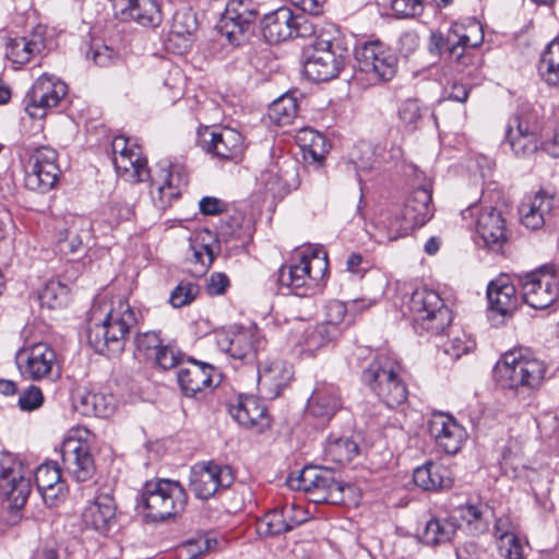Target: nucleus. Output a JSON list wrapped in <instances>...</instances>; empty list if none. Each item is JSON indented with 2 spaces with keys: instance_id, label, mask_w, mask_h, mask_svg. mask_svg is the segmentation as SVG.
<instances>
[{
  "instance_id": "obj_19",
  "label": "nucleus",
  "mask_w": 559,
  "mask_h": 559,
  "mask_svg": "<svg viewBox=\"0 0 559 559\" xmlns=\"http://www.w3.org/2000/svg\"><path fill=\"white\" fill-rule=\"evenodd\" d=\"M48 49L47 27L38 24L25 36L9 38L5 57L13 64L21 67L45 55Z\"/></svg>"
},
{
  "instance_id": "obj_49",
  "label": "nucleus",
  "mask_w": 559,
  "mask_h": 559,
  "mask_svg": "<svg viewBox=\"0 0 559 559\" xmlns=\"http://www.w3.org/2000/svg\"><path fill=\"white\" fill-rule=\"evenodd\" d=\"M459 518L467 524L474 522L490 523L493 520V511L487 503H471L459 506L455 509Z\"/></svg>"
},
{
  "instance_id": "obj_18",
  "label": "nucleus",
  "mask_w": 559,
  "mask_h": 559,
  "mask_svg": "<svg viewBox=\"0 0 559 559\" xmlns=\"http://www.w3.org/2000/svg\"><path fill=\"white\" fill-rule=\"evenodd\" d=\"M31 492V483L23 477L20 467L10 460L0 464V493L5 497L10 513L19 518L20 510L25 506Z\"/></svg>"
},
{
  "instance_id": "obj_63",
  "label": "nucleus",
  "mask_w": 559,
  "mask_h": 559,
  "mask_svg": "<svg viewBox=\"0 0 559 559\" xmlns=\"http://www.w3.org/2000/svg\"><path fill=\"white\" fill-rule=\"evenodd\" d=\"M392 10L399 17H411L421 9L419 0H392Z\"/></svg>"
},
{
  "instance_id": "obj_30",
  "label": "nucleus",
  "mask_w": 559,
  "mask_h": 559,
  "mask_svg": "<svg viewBox=\"0 0 559 559\" xmlns=\"http://www.w3.org/2000/svg\"><path fill=\"white\" fill-rule=\"evenodd\" d=\"M229 412L235 420L243 427L262 431L269 426L266 407L253 395L239 396L237 404L231 405Z\"/></svg>"
},
{
  "instance_id": "obj_58",
  "label": "nucleus",
  "mask_w": 559,
  "mask_h": 559,
  "mask_svg": "<svg viewBox=\"0 0 559 559\" xmlns=\"http://www.w3.org/2000/svg\"><path fill=\"white\" fill-rule=\"evenodd\" d=\"M406 223L405 213L395 214V215H386L384 218L380 221V224L386 233V239L392 241L400 237L407 235L411 230H399V226H403Z\"/></svg>"
},
{
  "instance_id": "obj_45",
  "label": "nucleus",
  "mask_w": 559,
  "mask_h": 559,
  "mask_svg": "<svg viewBox=\"0 0 559 559\" xmlns=\"http://www.w3.org/2000/svg\"><path fill=\"white\" fill-rule=\"evenodd\" d=\"M325 454L336 463H349L358 454V444L349 438L330 439L325 445Z\"/></svg>"
},
{
  "instance_id": "obj_44",
  "label": "nucleus",
  "mask_w": 559,
  "mask_h": 559,
  "mask_svg": "<svg viewBox=\"0 0 559 559\" xmlns=\"http://www.w3.org/2000/svg\"><path fill=\"white\" fill-rule=\"evenodd\" d=\"M539 72L549 85H559V37L550 41L543 52Z\"/></svg>"
},
{
  "instance_id": "obj_52",
  "label": "nucleus",
  "mask_w": 559,
  "mask_h": 559,
  "mask_svg": "<svg viewBox=\"0 0 559 559\" xmlns=\"http://www.w3.org/2000/svg\"><path fill=\"white\" fill-rule=\"evenodd\" d=\"M200 287L192 282L182 281L171 292L169 301L175 308H180L192 302L199 295Z\"/></svg>"
},
{
  "instance_id": "obj_54",
  "label": "nucleus",
  "mask_w": 559,
  "mask_h": 559,
  "mask_svg": "<svg viewBox=\"0 0 559 559\" xmlns=\"http://www.w3.org/2000/svg\"><path fill=\"white\" fill-rule=\"evenodd\" d=\"M347 313L346 305L340 300H331L325 306V319L322 321L323 324L329 326L337 328L338 335L345 329L344 319Z\"/></svg>"
},
{
  "instance_id": "obj_27",
  "label": "nucleus",
  "mask_w": 559,
  "mask_h": 559,
  "mask_svg": "<svg viewBox=\"0 0 559 559\" xmlns=\"http://www.w3.org/2000/svg\"><path fill=\"white\" fill-rule=\"evenodd\" d=\"M214 367L206 362L189 359L186 366L180 367L177 380L182 393L187 397H194L204 389L212 386Z\"/></svg>"
},
{
  "instance_id": "obj_32",
  "label": "nucleus",
  "mask_w": 559,
  "mask_h": 559,
  "mask_svg": "<svg viewBox=\"0 0 559 559\" xmlns=\"http://www.w3.org/2000/svg\"><path fill=\"white\" fill-rule=\"evenodd\" d=\"M223 469L214 463L198 464L190 474V487L197 498L206 500L212 497L221 486H225L222 478Z\"/></svg>"
},
{
  "instance_id": "obj_4",
  "label": "nucleus",
  "mask_w": 559,
  "mask_h": 559,
  "mask_svg": "<svg viewBox=\"0 0 559 559\" xmlns=\"http://www.w3.org/2000/svg\"><path fill=\"white\" fill-rule=\"evenodd\" d=\"M346 48L342 45L334 25L320 28L317 38L306 52L304 71L308 79L317 82L332 80L338 75L345 64Z\"/></svg>"
},
{
  "instance_id": "obj_41",
  "label": "nucleus",
  "mask_w": 559,
  "mask_h": 559,
  "mask_svg": "<svg viewBox=\"0 0 559 559\" xmlns=\"http://www.w3.org/2000/svg\"><path fill=\"white\" fill-rule=\"evenodd\" d=\"M298 103L293 94H284L269 107V118L276 126L285 127L297 118Z\"/></svg>"
},
{
  "instance_id": "obj_20",
  "label": "nucleus",
  "mask_w": 559,
  "mask_h": 559,
  "mask_svg": "<svg viewBox=\"0 0 559 559\" xmlns=\"http://www.w3.org/2000/svg\"><path fill=\"white\" fill-rule=\"evenodd\" d=\"M428 432L437 447L447 454L457 453L467 438L465 428L452 416L443 413L431 416Z\"/></svg>"
},
{
  "instance_id": "obj_40",
  "label": "nucleus",
  "mask_w": 559,
  "mask_h": 559,
  "mask_svg": "<svg viewBox=\"0 0 559 559\" xmlns=\"http://www.w3.org/2000/svg\"><path fill=\"white\" fill-rule=\"evenodd\" d=\"M198 28L195 14L190 9L179 10L173 16L169 41H182V48L190 46V37Z\"/></svg>"
},
{
  "instance_id": "obj_59",
  "label": "nucleus",
  "mask_w": 559,
  "mask_h": 559,
  "mask_svg": "<svg viewBox=\"0 0 559 559\" xmlns=\"http://www.w3.org/2000/svg\"><path fill=\"white\" fill-rule=\"evenodd\" d=\"M44 396L39 388L31 385L19 397V406L23 411H33L43 404Z\"/></svg>"
},
{
  "instance_id": "obj_60",
  "label": "nucleus",
  "mask_w": 559,
  "mask_h": 559,
  "mask_svg": "<svg viewBox=\"0 0 559 559\" xmlns=\"http://www.w3.org/2000/svg\"><path fill=\"white\" fill-rule=\"evenodd\" d=\"M320 31H317L316 26L309 19L302 15H294L293 38H310L311 36H314L316 39Z\"/></svg>"
},
{
  "instance_id": "obj_3",
  "label": "nucleus",
  "mask_w": 559,
  "mask_h": 559,
  "mask_svg": "<svg viewBox=\"0 0 559 559\" xmlns=\"http://www.w3.org/2000/svg\"><path fill=\"white\" fill-rule=\"evenodd\" d=\"M139 317L140 312L132 308L127 299H114L105 318L88 329V343L99 354L122 353L130 332L139 322Z\"/></svg>"
},
{
  "instance_id": "obj_43",
  "label": "nucleus",
  "mask_w": 559,
  "mask_h": 559,
  "mask_svg": "<svg viewBox=\"0 0 559 559\" xmlns=\"http://www.w3.org/2000/svg\"><path fill=\"white\" fill-rule=\"evenodd\" d=\"M78 407L86 416L107 417L114 412L112 397L98 392L81 394Z\"/></svg>"
},
{
  "instance_id": "obj_14",
  "label": "nucleus",
  "mask_w": 559,
  "mask_h": 559,
  "mask_svg": "<svg viewBox=\"0 0 559 559\" xmlns=\"http://www.w3.org/2000/svg\"><path fill=\"white\" fill-rule=\"evenodd\" d=\"M360 72L374 82L390 81L397 70L395 53L380 40L365 43L356 52Z\"/></svg>"
},
{
  "instance_id": "obj_8",
  "label": "nucleus",
  "mask_w": 559,
  "mask_h": 559,
  "mask_svg": "<svg viewBox=\"0 0 559 559\" xmlns=\"http://www.w3.org/2000/svg\"><path fill=\"white\" fill-rule=\"evenodd\" d=\"M414 330L419 334L438 335L452 322V312L440 295L427 288L416 289L406 304Z\"/></svg>"
},
{
  "instance_id": "obj_46",
  "label": "nucleus",
  "mask_w": 559,
  "mask_h": 559,
  "mask_svg": "<svg viewBox=\"0 0 559 559\" xmlns=\"http://www.w3.org/2000/svg\"><path fill=\"white\" fill-rule=\"evenodd\" d=\"M427 111L428 108L423 106L418 99L408 98L400 105L397 116L405 129L415 131L419 128V123Z\"/></svg>"
},
{
  "instance_id": "obj_37",
  "label": "nucleus",
  "mask_w": 559,
  "mask_h": 559,
  "mask_svg": "<svg viewBox=\"0 0 559 559\" xmlns=\"http://www.w3.org/2000/svg\"><path fill=\"white\" fill-rule=\"evenodd\" d=\"M294 14L288 8H280L264 16L262 35L270 44H278L293 38Z\"/></svg>"
},
{
  "instance_id": "obj_11",
  "label": "nucleus",
  "mask_w": 559,
  "mask_h": 559,
  "mask_svg": "<svg viewBox=\"0 0 559 559\" xmlns=\"http://www.w3.org/2000/svg\"><path fill=\"white\" fill-rule=\"evenodd\" d=\"M58 153L49 146L34 150L24 165L26 189L45 193L52 189L59 178Z\"/></svg>"
},
{
  "instance_id": "obj_42",
  "label": "nucleus",
  "mask_w": 559,
  "mask_h": 559,
  "mask_svg": "<svg viewBox=\"0 0 559 559\" xmlns=\"http://www.w3.org/2000/svg\"><path fill=\"white\" fill-rule=\"evenodd\" d=\"M215 259V254L209 245L191 242L187 254L188 272L194 277L206 274Z\"/></svg>"
},
{
  "instance_id": "obj_10",
  "label": "nucleus",
  "mask_w": 559,
  "mask_h": 559,
  "mask_svg": "<svg viewBox=\"0 0 559 559\" xmlns=\"http://www.w3.org/2000/svg\"><path fill=\"white\" fill-rule=\"evenodd\" d=\"M484 40L481 25L471 22L467 26L454 24L444 37L440 33H432L429 39V51L437 56L448 53L449 59L460 61L466 48H476Z\"/></svg>"
},
{
  "instance_id": "obj_24",
  "label": "nucleus",
  "mask_w": 559,
  "mask_h": 559,
  "mask_svg": "<svg viewBox=\"0 0 559 559\" xmlns=\"http://www.w3.org/2000/svg\"><path fill=\"white\" fill-rule=\"evenodd\" d=\"M506 139L514 154L521 156L535 153L540 144L537 124L521 115L510 119L506 129Z\"/></svg>"
},
{
  "instance_id": "obj_53",
  "label": "nucleus",
  "mask_w": 559,
  "mask_h": 559,
  "mask_svg": "<svg viewBox=\"0 0 559 559\" xmlns=\"http://www.w3.org/2000/svg\"><path fill=\"white\" fill-rule=\"evenodd\" d=\"M475 345V341L469 335L462 332L444 344L443 352L452 359H459L462 355L473 350Z\"/></svg>"
},
{
  "instance_id": "obj_17",
  "label": "nucleus",
  "mask_w": 559,
  "mask_h": 559,
  "mask_svg": "<svg viewBox=\"0 0 559 559\" xmlns=\"http://www.w3.org/2000/svg\"><path fill=\"white\" fill-rule=\"evenodd\" d=\"M56 362V352L46 343H36L23 348L16 355L21 374L34 381L51 378Z\"/></svg>"
},
{
  "instance_id": "obj_21",
  "label": "nucleus",
  "mask_w": 559,
  "mask_h": 559,
  "mask_svg": "<svg viewBox=\"0 0 559 559\" xmlns=\"http://www.w3.org/2000/svg\"><path fill=\"white\" fill-rule=\"evenodd\" d=\"M288 332L293 340L310 354L326 347L340 337L337 328L322 322L310 324L302 319L293 320Z\"/></svg>"
},
{
  "instance_id": "obj_1",
  "label": "nucleus",
  "mask_w": 559,
  "mask_h": 559,
  "mask_svg": "<svg viewBox=\"0 0 559 559\" xmlns=\"http://www.w3.org/2000/svg\"><path fill=\"white\" fill-rule=\"evenodd\" d=\"M112 163L119 177L129 182L150 180V193L155 207L164 211L177 200L187 186V177L182 169L170 164H159L152 173L146 166V159L141 157L138 145L133 152L119 157H112Z\"/></svg>"
},
{
  "instance_id": "obj_2",
  "label": "nucleus",
  "mask_w": 559,
  "mask_h": 559,
  "mask_svg": "<svg viewBox=\"0 0 559 559\" xmlns=\"http://www.w3.org/2000/svg\"><path fill=\"white\" fill-rule=\"evenodd\" d=\"M546 370L543 360L528 353L513 350L506 353L497 362L495 377L502 389L525 403L542 386Z\"/></svg>"
},
{
  "instance_id": "obj_33",
  "label": "nucleus",
  "mask_w": 559,
  "mask_h": 559,
  "mask_svg": "<svg viewBox=\"0 0 559 559\" xmlns=\"http://www.w3.org/2000/svg\"><path fill=\"white\" fill-rule=\"evenodd\" d=\"M115 498L109 492H100L84 507L81 513L83 524H110L122 521Z\"/></svg>"
},
{
  "instance_id": "obj_6",
  "label": "nucleus",
  "mask_w": 559,
  "mask_h": 559,
  "mask_svg": "<svg viewBox=\"0 0 559 559\" xmlns=\"http://www.w3.org/2000/svg\"><path fill=\"white\" fill-rule=\"evenodd\" d=\"M362 382L389 407L394 408L407 399V386L401 378V365L393 357L376 356L361 373Z\"/></svg>"
},
{
  "instance_id": "obj_16",
  "label": "nucleus",
  "mask_w": 559,
  "mask_h": 559,
  "mask_svg": "<svg viewBox=\"0 0 559 559\" xmlns=\"http://www.w3.org/2000/svg\"><path fill=\"white\" fill-rule=\"evenodd\" d=\"M257 11L246 0H229L218 24L219 33L229 44L239 46L252 31Z\"/></svg>"
},
{
  "instance_id": "obj_55",
  "label": "nucleus",
  "mask_w": 559,
  "mask_h": 559,
  "mask_svg": "<svg viewBox=\"0 0 559 559\" xmlns=\"http://www.w3.org/2000/svg\"><path fill=\"white\" fill-rule=\"evenodd\" d=\"M133 343L136 350L150 359L162 345V340L158 333L147 331L144 333H136Z\"/></svg>"
},
{
  "instance_id": "obj_26",
  "label": "nucleus",
  "mask_w": 559,
  "mask_h": 559,
  "mask_svg": "<svg viewBox=\"0 0 559 559\" xmlns=\"http://www.w3.org/2000/svg\"><path fill=\"white\" fill-rule=\"evenodd\" d=\"M432 192L429 186L416 188L407 198L403 212L406 223L399 230H413L424 226L433 216Z\"/></svg>"
},
{
  "instance_id": "obj_35",
  "label": "nucleus",
  "mask_w": 559,
  "mask_h": 559,
  "mask_svg": "<svg viewBox=\"0 0 559 559\" xmlns=\"http://www.w3.org/2000/svg\"><path fill=\"white\" fill-rule=\"evenodd\" d=\"M292 379V371L282 360L264 364L258 369V386L267 399H275Z\"/></svg>"
},
{
  "instance_id": "obj_12",
  "label": "nucleus",
  "mask_w": 559,
  "mask_h": 559,
  "mask_svg": "<svg viewBox=\"0 0 559 559\" xmlns=\"http://www.w3.org/2000/svg\"><path fill=\"white\" fill-rule=\"evenodd\" d=\"M215 342L217 347L231 358L247 362L257 358L258 350L264 344V340L257 328L238 325L216 331Z\"/></svg>"
},
{
  "instance_id": "obj_48",
  "label": "nucleus",
  "mask_w": 559,
  "mask_h": 559,
  "mask_svg": "<svg viewBox=\"0 0 559 559\" xmlns=\"http://www.w3.org/2000/svg\"><path fill=\"white\" fill-rule=\"evenodd\" d=\"M69 288L59 281H49L39 293L41 306L56 309L64 306L68 301Z\"/></svg>"
},
{
  "instance_id": "obj_5",
  "label": "nucleus",
  "mask_w": 559,
  "mask_h": 559,
  "mask_svg": "<svg viewBox=\"0 0 559 559\" xmlns=\"http://www.w3.org/2000/svg\"><path fill=\"white\" fill-rule=\"evenodd\" d=\"M188 495L179 481L166 478L146 481L138 499L144 516L153 522L176 521L185 511Z\"/></svg>"
},
{
  "instance_id": "obj_15",
  "label": "nucleus",
  "mask_w": 559,
  "mask_h": 559,
  "mask_svg": "<svg viewBox=\"0 0 559 559\" xmlns=\"http://www.w3.org/2000/svg\"><path fill=\"white\" fill-rule=\"evenodd\" d=\"M68 86L52 74H41L25 97V111L34 119L44 118L67 95Z\"/></svg>"
},
{
  "instance_id": "obj_25",
  "label": "nucleus",
  "mask_w": 559,
  "mask_h": 559,
  "mask_svg": "<svg viewBox=\"0 0 559 559\" xmlns=\"http://www.w3.org/2000/svg\"><path fill=\"white\" fill-rule=\"evenodd\" d=\"M117 19L135 21L143 26L156 27L162 22V12L156 0H110Z\"/></svg>"
},
{
  "instance_id": "obj_34",
  "label": "nucleus",
  "mask_w": 559,
  "mask_h": 559,
  "mask_svg": "<svg viewBox=\"0 0 559 559\" xmlns=\"http://www.w3.org/2000/svg\"><path fill=\"white\" fill-rule=\"evenodd\" d=\"M476 230L485 245L492 250H499L507 241L504 218L495 207L486 209L478 215Z\"/></svg>"
},
{
  "instance_id": "obj_50",
  "label": "nucleus",
  "mask_w": 559,
  "mask_h": 559,
  "mask_svg": "<svg viewBox=\"0 0 559 559\" xmlns=\"http://www.w3.org/2000/svg\"><path fill=\"white\" fill-rule=\"evenodd\" d=\"M132 198L127 195L116 194L109 207V218L114 224H119L124 221H130L134 215V204Z\"/></svg>"
},
{
  "instance_id": "obj_36",
  "label": "nucleus",
  "mask_w": 559,
  "mask_h": 559,
  "mask_svg": "<svg viewBox=\"0 0 559 559\" xmlns=\"http://www.w3.org/2000/svg\"><path fill=\"white\" fill-rule=\"evenodd\" d=\"M489 309L502 317L511 316L518 307L515 286L507 276L491 281L487 287Z\"/></svg>"
},
{
  "instance_id": "obj_39",
  "label": "nucleus",
  "mask_w": 559,
  "mask_h": 559,
  "mask_svg": "<svg viewBox=\"0 0 559 559\" xmlns=\"http://www.w3.org/2000/svg\"><path fill=\"white\" fill-rule=\"evenodd\" d=\"M296 142L304 153L308 154L318 164L325 159L331 148V144L322 133L308 127L298 130Z\"/></svg>"
},
{
  "instance_id": "obj_13",
  "label": "nucleus",
  "mask_w": 559,
  "mask_h": 559,
  "mask_svg": "<svg viewBox=\"0 0 559 559\" xmlns=\"http://www.w3.org/2000/svg\"><path fill=\"white\" fill-rule=\"evenodd\" d=\"M523 300L534 309H546L559 298V278L549 267H540L521 277Z\"/></svg>"
},
{
  "instance_id": "obj_51",
  "label": "nucleus",
  "mask_w": 559,
  "mask_h": 559,
  "mask_svg": "<svg viewBox=\"0 0 559 559\" xmlns=\"http://www.w3.org/2000/svg\"><path fill=\"white\" fill-rule=\"evenodd\" d=\"M495 535L499 538V548L508 559H522V546L518 536L502 530V526H495Z\"/></svg>"
},
{
  "instance_id": "obj_28",
  "label": "nucleus",
  "mask_w": 559,
  "mask_h": 559,
  "mask_svg": "<svg viewBox=\"0 0 559 559\" xmlns=\"http://www.w3.org/2000/svg\"><path fill=\"white\" fill-rule=\"evenodd\" d=\"M341 405L338 390L333 384L319 382L308 399L307 413L320 419L321 423H326L341 408Z\"/></svg>"
},
{
  "instance_id": "obj_9",
  "label": "nucleus",
  "mask_w": 559,
  "mask_h": 559,
  "mask_svg": "<svg viewBox=\"0 0 559 559\" xmlns=\"http://www.w3.org/2000/svg\"><path fill=\"white\" fill-rule=\"evenodd\" d=\"M299 262L282 267L278 281L301 295L298 289L316 285L328 270L326 253L319 248L307 247L298 252Z\"/></svg>"
},
{
  "instance_id": "obj_56",
  "label": "nucleus",
  "mask_w": 559,
  "mask_h": 559,
  "mask_svg": "<svg viewBox=\"0 0 559 559\" xmlns=\"http://www.w3.org/2000/svg\"><path fill=\"white\" fill-rule=\"evenodd\" d=\"M261 181L273 195H281L286 192L282 168L277 164L270 166L262 173Z\"/></svg>"
},
{
  "instance_id": "obj_31",
  "label": "nucleus",
  "mask_w": 559,
  "mask_h": 559,
  "mask_svg": "<svg viewBox=\"0 0 559 559\" xmlns=\"http://www.w3.org/2000/svg\"><path fill=\"white\" fill-rule=\"evenodd\" d=\"M35 483L45 503L49 507L55 506L67 491L57 463H45L38 466L35 472Z\"/></svg>"
},
{
  "instance_id": "obj_61",
  "label": "nucleus",
  "mask_w": 559,
  "mask_h": 559,
  "mask_svg": "<svg viewBox=\"0 0 559 559\" xmlns=\"http://www.w3.org/2000/svg\"><path fill=\"white\" fill-rule=\"evenodd\" d=\"M229 278L225 273L215 272L207 280L205 292L210 296H219L229 287Z\"/></svg>"
},
{
  "instance_id": "obj_38",
  "label": "nucleus",
  "mask_w": 559,
  "mask_h": 559,
  "mask_svg": "<svg viewBox=\"0 0 559 559\" xmlns=\"http://www.w3.org/2000/svg\"><path fill=\"white\" fill-rule=\"evenodd\" d=\"M414 483L424 490L448 489L453 485L451 471L441 464L428 462L414 471Z\"/></svg>"
},
{
  "instance_id": "obj_22",
  "label": "nucleus",
  "mask_w": 559,
  "mask_h": 559,
  "mask_svg": "<svg viewBox=\"0 0 559 559\" xmlns=\"http://www.w3.org/2000/svg\"><path fill=\"white\" fill-rule=\"evenodd\" d=\"M61 457L66 471L76 480L86 481L95 472L94 459L86 441L68 438L61 448Z\"/></svg>"
},
{
  "instance_id": "obj_47",
  "label": "nucleus",
  "mask_w": 559,
  "mask_h": 559,
  "mask_svg": "<svg viewBox=\"0 0 559 559\" xmlns=\"http://www.w3.org/2000/svg\"><path fill=\"white\" fill-rule=\"evenodd\" d=\"M412 534L427 546H438L453 538L455 526H415Z\"/></svg>"
},
{
  "instance_id": "obj_64",
  "label": "nucleus",
  "mask_w": 559,
  "mask_h": 559,
  "mask_svg": "<svg viewBox=\"0 0 559 559\" xmlns=\"http://www.w3.org/2000/svg\"><path fill=\"white\" fill-rule=\"evenodd\" d=\"M185 76L178 67H171L168 70L167 76L164 79V85L175 93L180 95L183 90Z\"/></svg>"
},
{
  "instance_id": "obj_62",
  "label": "nucleus",
  "mask_w": 559,
  "mask_h": 559,
  "mask_svg": "<svg viewBox=\"0 0 559 559\" xmlns=\"http://www.w3.org/2000/svg\"><path fill=\"white\" fill-rule=\"evenodd\" d=\"M372 151L366 143L357 145L350 152V160L357 169H367L371 166Z\"/></svg>"
},
{
  "instance_id": "obj_7",
  "label": "nucleus",
  "mask_w": 559,
  "mask_h": 559,
  "mask_svg": "<svg viewBox=\"0 0 559 559\" xmlns=\"http://www.w3.org/2000/svg\"><path fill=\"white\" fill-rule=\"evenodd\" d=\"M286 484L292 490L305 491L314 503H343L345 491L353 490L337 481L331 468L321 466H306L298 474L289 475Z\"/></svg>"
},
{
  "instance_id": "obj_57",
  "label": "nucleus",
  "mask_w": 559,
  "mask_h": 559,
  "mask_svg": "<svg viewBox=\"0 0 559 559\" xmlns=\"http://www.w3.org/2000/svg\"><path fill=\"white\" fill-rule=\"evenodd\" d=\"M180 358L179 350L174 346L162 344L150 359H154L156 365L166 370L176 367Z\"/></svg>"
},
{
  "instance_id": "obj_29",
  "label": "nucleus",
  "mask_w": 559,
  "mask_h": 559,
  "mask_svg": "<svg viewBox=\"0 0 559 559\" xmlns=\"http://www.w3.org/2000/svg\"><path fill=\"white\" fill-rule=\"evenodd\" d=\"M555 206V197L540 190L526 198L519 207L522 224L530 229L542 228Z\"/></svg>"
},
{
  "instance_id": "obj_23",
  "label": "nucleus",
  "mask_w": 559,
  "mask_h": 559,
  "mask_svg": "<svg viewBox=\"0 0 559 559\" xmlns=\"http://www.w3.org/2000/svg\"><path fill=\"white\" fill-rule=\"evenodd\" d=\"M201 146L204 151L223 160H235L243 152V138L233 128H219L202 134Z\"/></svg>"
}]
</instances>
